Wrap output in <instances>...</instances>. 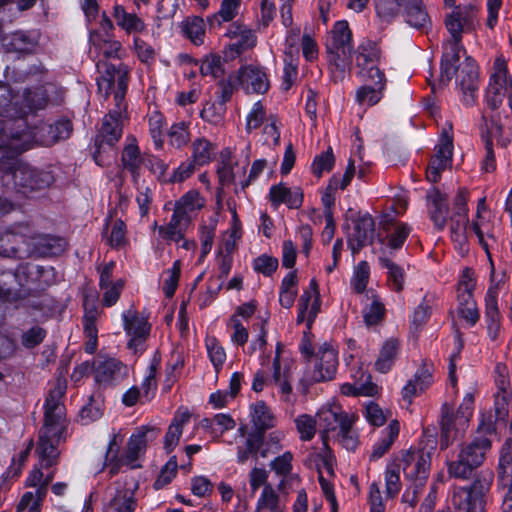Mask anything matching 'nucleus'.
<instances>
[{
	"label": "nucleus",
	"instance_id": "1",
	"mask_svg": "<svg viewBox=\"0 0 512 512\" xmlns=\"http://www.w3.org/2000/svg\"><path fill=\"white\" fill-rule=\"evenodd\" d=\"M55 90L53 84H45L19 94L0 85V116L4 118L0 121V137L5 139L6 147L11 151L23 153L36 145L51 146L70 136L72 124L67 119L57 120L54 124L41 123L34 128L27 124L26 118L44 109L50 93Z\"/></svg>",
	"mask_w": 512,
	"mask_h": 512
},
{
	"label": "nucleus",
	"instance_id": "2",
	"mask_svg": "<svg viewBox=\"0 0 512 512\" xmlns=\"http://www.w3.org/2000/svg\"><path fill=\"white\" fill-rule=\"evenodd\" d=\"M65 390V382L58 380L45 400L44 425L40 430L36 448L38 464L34 466L26 479L27 486L34 487L35 491L26 492L21 498L22 506L27 507L28 505L29 512H40L41 502L47 493V486L55 475L54 470H49L44 474L42 468L50 469L57 464L60 455L57 446L66 438L67 420L65 408L61 402Z\"/></svg>",
	"mask_w": 512,
	"mask_h": 512
},
{
	"label": "nucleus",
	"instance_id": "3",
	"mask_svg": "<svg viewBox=\"0 0 512 512\" xmlns=\"http://www.w3.org/2000/svg\"><path fill=\"white\" fill-rule=\"evenodd\" d=\"M97 69L100 76L97 78V85L100 93L106 97L113 93L117 110L110 111L104 118L102 127L96 137V151L93 158L97 165L105 166L109 164L108 157L102 155L104 145H108L112 150V146L119 141L122 136L121 124V105L125 97L128 85V68L120 64L115 66L107 62L99 61Z\"/></svg>",
	"mask_w": 512,
	"mask_h": 512
},
{
	"label": "nucleus",
	"instance_id": "4",
	"mask_svg": "<svg viewBox=\"0 0 512 512\" xmlns=\"http://www.w3.org/2000/svg\"><path fill=\"white\" fill-rule=\"evenodd\" d=\"M479 7L469 3L458 5L445 16V27L450 34V39L443 44V55L441 59V80L449 82L455 72L454 64L459 60V54L465 49L462 45L464 32L475 30L478 24Z\"/></svg>",
	"mask_w": 512,
	"mask_h": 512
},
{
	"label": "nucleus",
	"instance_id": "5",
	"mask_svg": "<svg viewBox=\"0 0 512 512\" xmlns=\"http://www.w3.org/2000/svg\"><path fill=\"white\" fill-rule=\"evenodd\" d=\"M54 277L52 267H43L35 264H23L15 271L2 273L0 279V322L6 316L9 305L15 300L14 291L30 283H37L39 287L49 285Z\"/></svg>",
	"mask_w": 512,
	"mask_h": 512
},
{
	"label": "nucleus",
	"instance_id": "6",
	"mask_svg": "<svg viewBox=\"0 0 512 512\" xmlns=\"http://www.w3.org/2000/svg\"><path fill=\"white\" fill-rule=\"evenodd\" d=\"M322 438L334 440L348 451H354L358 444V432L354 428L356 416L347 413L338 405L323 407L317 414Z\"/></svg>",
	"mask_w": 512,
	"mask_h": 512
},
{
	"label": "nucleus",
	"instance_id": "7",
	"mask_svg": "<svg viewBox=\"0 0 512 512\" xmlns=\"http://www.w3.org/2000/svg\"><path fill=\"white\" fill-rule=\"evenodd\" d=\"M155 437L156 433L153 427H138L128 440L125 454L119 458L118 454L124 436L120 433V431L113 432L109 440L105 456V463L106 465L110 466V473H117L121 465H126L129 468L139 467L137 461L145 452L147 441L152 440Z\"/></svg>",
	"mask_w": 512,
	"mask_h": 512
},
{
	"label": "nucleus",
	"instance_id": "8",
	"mask_svg": "<svg viewBox=\"0 0 512 512\" xmlns=\"http://www.w3.org/2000/svg\"><path fill=\"white\" fill-rule=\"evenodd\" d=\"M397 463L401 465L405 478L410 482L403 494V500L414 506L417 503V494L429 476L431 453L424 450H409L397 460Z\"/></svg>",
	"mask_w": 512,
	"mask_h": 512
},
{
	"label": "nucleus",
	"instance_id": "9",
	"mask_svg": "<svg viewBox=\"0 0 512 512\" xmlns=\"http://www.w3.org/2000/svg\"><path fill=\"white\" fill-rule=\"evenodd\" d=\"M490 450L491 441L483 435L463 444L457 459L446 463L449 476L463 480L469 479L472 472L484 463Z\"/></svg>",
	"mask_w": 512,
	"mask_h": 512
},
{
	"label": "nucleus",
	"instance_id": "10",
	"mask_svg": "<svg viewBox=\"0 0 512 512\" xmlns=\"http://www.w3.org/2000/svg\"><path fill=\"white\" fill-rule=\"evenodd\" d=\"M352 35L346 21H337L327 38L326 48L329 63L339 71L345 73L352 60Z\"/></svg>",
	"mask_w": 512,
	"mask_h": 512
},
{
	"label": "nucleus",
	"instance_id": "11",
	"mask_svg": "<svg viewBox=\"0 0 512 512\" xmlns=\"http://www.w3.org/2000/svg\"><path fill=\"white\" fill-rule=\"evenodd\" d=\"M474 410V395L472 392L465 394L456 414L450 411L447 405L443 406L441 416V440L440 448L446 449L456 436L452 435L455 430L456 434L465 430Z\"/></svg>",
	"mask_w": 512,
	"mask_h": 512
},
{
	"label": "nucleus",
	"instance_id": "12",
	"mask_svg": "<svg viewBox=\"0 0 512 512\" xmlns=\"http://www.w3.org/2000/svg\"><path fill=\"white\" fill-rule=\"evenodd\" d=\"M354 57L360 77L370 81L385 78L380 68L383 60L382 51L376 42L369 39L361 41L354 52Z\"/></svg>",
	"mask_w": 512,
	"mask_h": 512
},
{
	"label": "nucleus",
	"instance_id": "13",
	"mask_svg": "<svg viewBox=\"0 0 512 512\" xmlns=\"http://www.w3.org/2000/svg\"><path fill=\"white\" fill-rule=\"evenodd\" d=\"M338 353L336 349L323 343L314 355L313 368L306 370L304 378L309 383H317L332 380L337 372Z\"/></svg>",
	"mask_w": 512,
	"mask_h": 512
},
{
	"label": "nucleus",
	"instance_id": "14",
	"mask_svg": "<svg viewBox=\"0 0 512 512\" xmlns=\"http://www.w3.org/2000/svg\"><path fill=\"white\" fill-rule=\"evenodd\" d=\"M453 126L447 122L442 129L439 141L435 146V154L430 160L426 171V177L430 182L436 183L441 173L451 166L453 155Z\"/></svg>",
	"mask_w": 512,
	"mask_h": 512
},
{
	"label": "nucleus",
	"instance_id": "15",
	"mask_svg": "<svg viewBox=\"0 0 512 512\" xmlns=\"http://www.w3.org/2000/svg\"><path fill=\"white\" fill-rule=\"evenodd\" d=\"M459 61L460 59L454 64L455 72L452 76H456L462 92V102L466 106H472L476 102L479 87L478 67L470 56H465L461 63Z\"/></svg>",
	"mask_w": 512,
	"mask_h": 512
},
{
	"label": "nucleus",
	"instance_id": "16",
	"mask_svg": "<svg viewBox=\"0 0 512 512\" xmlns=\"http://www.w3.org/2000/svg\"><path fill=\"white\" fill-rule=\"evenodd\" d=\"M31 232V225L18 223L9 226L0 232V256L3 257H27V239Z\"/></svg>",
	"mask_w": 512,
	"mask_h": 512
},
{
	"label": "nucleus",
	"instance_id": "17",
	"mask_svg": "<svg viewBox=\"0 0 512 512\" xmlns=\"http://www.w3.org/2000/svg\"><path fill=\"white\" fill-rule=\"evenodd\" d=\"M26 247L27 257L36 256H55L61 254L66 248V241L59 236L38 232L31 226V232L28 233Z\"/></svg>",
	"mask_w": 512,
	"mask_h": 512
},
{
	"label": "nucleus",
	"instance_id": "18",
	"mask_svg": "<svg viewBox=\"0 0 512 512\" xmlns=\"http://www.w3.org/2000/svg\"><path fill=\"white\" fill-rule=\"evenodd\" d=\"M123 328L130 337L128 347L135 353L144 350V341L150 332L148 321L140 316L133 308H129L122 313Z\"/></svg>",
	"mask_w": 512,
	"mask_h": 512
},
{
	"label": "nucleus",
	"instance_id": "19",
	"mask_svg": "<svg viewBox=\"0 0 512 512\" xmlns=\"http://www.w3.org/2000/svg\"><path fill=\"white\" fill-rule=\"evenodd\" d=\"M235 79L246 93L264 94L270 86L265 69L257 65L242 66L236 72Z\"/></svg>",
	"mask_w": 512,
	"mask_h": 512
},
{
	"label": "nucleus",
	"instance_id": "20",
	"mask_svg": "<svg viewBox=\"0 0 512 512\" xmlns=\"http://www.w3.org/2000/svg\"><path fill=\"white\" fill-rule=\"evenodd\" d=\"M320 311V299L318 285L315 279H312L309 288L304 290L298 302V315L296 322L301 324L306 322L307 330H310L312 324Z\"/></svg>",
	"mask_w": 512,
	"mask_h": 512
},
{
	"label": "nucleus",
	"instance_id": "21",
	"mask_svg": "<svg viewBox=\"0 0 512 512\" xmlns=\"http://www.w3.org/2000/svg\"><path fill=\"white\" fill-rule=\"evenodd\" d=\"M39 43L37 31H16L2 39V45L7 52L32 53Z\"/></svg>",
	"mask_w": 512,
	"mask_h": 512
},
{
	"label": "nucleus",
	"instance_id": "22",
	"mask_svg": "<svg viewBox=\"0 0 512 512\" xmlns=\"http://www.w3.org/2000/svg\"><path fill=\"white\" fill-rule=\"evenodd\" d=\"M374 234V221L370 216H363L356 220L353 229L348 235V246L353 254L371 243Z\"/></svg>",
	"mask_w": 512,
	"mask_h": 512
},
{
	"label": "nucleus",
	"instance_id": "23",
	"mask_svg": "<svg viewBox=\"0 0 512 512\" xmlns=\"http://www.w3.org/2000/svg\"><path fill=\"white\" fill-rule=\"evenodd\" d=\"M411 232V228L405 223H397L387 231L385 237L379 238L380 250L379 256H391L401 249L407 237Z\"/></svg>",
	"mask_w": 512,
	"mask_h": 512
},
{
	"label": "nucleus",
	"instance_id": "24",
	"mask_svg": "<svg viewBox=\"0 0 512 512\" xmlns=\"http://www.w3.org/2000/svg\"><path fill=\"white\" fill-rule=\"evenodd\" d=\"M245 167H240L233 159V153L230 148H224L219 155L217 174L219 181L223 186L236 182L237 177L244 175Z\"/></svg>",
	"mask_w": 512,
	"mask_h": 512
},
{
	"label": "nucleus",
	"instance_id": "25",
	"mask_svg": "<svg viewBox=\"0 0 512 512\" xmlns=\"http://www.w3.org/2000/svg\"><path fill=\"white\" fill-rule=\"evenodd\" d=\"M113 17L116 25L128 35H137L146 32L147 25L144 20L134 12H128L124 6H113Z\"/></svg>",
	"mask_w": 512,
	"mask_h": 512
},
{
	"label": "nucleus",
	"instance_id": "26",
	"mask_svg": "<svg viewBox=\"0 0 512 512\" xmlns=\"http://www.w3.org/2000/svg\"><path fill=\"white\" fill-rule=\"evenodd\" d=\"M485 320L488 337L494 342L498 341L501 332V315L498 308L497 292L491 288L485 295Z\"/></svg>",
	"mask_w": 512,
	"mask_h": 512
},
{
	"label": "nucleus",
	"instance_id": "27",
	"mask_svg": "<svg viewBox=\"0 0 512 512\" xmlns=\"http://www.w3.org/2000/svg\"><path fill=\"white\" fill-rule=\"evenodd\" d=\"M204 206V199L198 191L185 193L174 206V214L189 225L193 215Z\"/></svg>",
	"mask_w": 512,
	"mask_h": 512
},
{
	"label": "nucleus",
	"instance_id": "28",
	"mask_svg": "<svg viewBox=\"0 0 512 512\" xmlns=\"http://www.w3.org/2000/svg\"><path fill=\"white\" fill-rule=\"evenodd\" d=\"M269 199L274 207L286 204L289 208L295 209L301 206L303 196L298 190L292 191L285 184L279 183L270 187Z\"/></svg>",
	"mask_w": 512,
	"mask_h": 512
},
{
	"label": "nucleus",
	"instance_id": "29",
	"mask_svg": "<svg viewBox=\"0 0 512 512\" xmlns=\"http://www.w3.org/2000/svg\"><path fill=\"white\" fill-rule=\"evenodd\" d=\"M133 485L117 484L115 493L108 505V512H133L136 506Z\"/></svg>",
	"mask_w": 512,
	"mask_h": 512
},
{
	"label": "nucleus",
	"instance_id": "30",
	"mask_svg": "<svg viewBox=\"0 0 512 512\" xmlns=\"http://www.w3.org/2000/svg\"><path fill=\"white\" fill-rule=\"evenodd\" d=\"M400 351V341L391 337L387 339L379 352V356L375 362V368L380 373H387L391 370Z\"/></svg>",
	"mask_w": 512,
	"mask_h": 512
},
{
	"label": "nucleus",
	"instance_id": "31",
	"mask_svg": "<svg viewBox=\"0 0 512 512\" xmlns=\"http://www.w3.org/2000/svg\"><path fill=\"white\" fill-rule=\"evenodd\" d=\"M405 21L416 29H425L431 21L421 0H409L405 5Z\"/></svg>",
	"mask_w": 512,
	"mask_h": 512
},
{
	"label": "nucleus",
	"instance_id": "32",
	"mask_svg": "<svg viewBox=\"0 0 512 512\" xmlns=\"http://www.w3.org/2000/svg\"><path fill=\"white\" fill-rule=\"evenodd\" d=\"M375 86L363 85L359 87L355 94L356 102L362 107H371L376 105L383 97V91L386 86V78L375 79Z\"/></svg>",
	"mask_w": 512,
	"mask_h": 512
},
{
	"label": "nucleus",
	"instance_id": "33",
	"mask_svg": "<svg viewBox=\"0 0 512 512\" xmlns=\"http://www.w3.org/2000/svg\"><path fill=\"white\" fill-rule=\"evenodd\" d=\"M190 414L187 411L178 412L168 427L164 438V448L167 452L173 451L179 444L183 427L189 422Z\"/></svg>",
	"mask_w": 512,
	"mask_h": 512
},
{
	"label": "nucleus",
	"instance_id": "34",
	"mask_svg": "<svg viewBox=\"0 0 512 512\" xmlns=\"http://www.w3.org/2000/svg\"><path fill=\"white\" fill-rule=\"evenodd\" d=\"M367 303L363 308L364 322L368 326L378 324L384 317L385 306L381 301L380 297L375 294L372 290L367 291L365 294Z\"/></svg>",
	"mask_w": 512,
	"mask_h": 512
},
{
	"label": "nucleus",
	"instance_id": "35",
	"mask_svg": "<svg viewBox=\"0 0 512 512\" xmlns=\"http://www.w3.org/2000/svg\"><path fill=\"white\" fill-rule=\"evenodd\" d=\"M494 480L491 470L481 471L474 479L472 485L465 491L468 501H480L489 492Z\"/></svg>",
	"mask_w": 512,
	"mask_h": 512
},
{
	"label": "nucleus",
	"instance_id": "36",
	"mask_svg": "<svg viewBox=\"0 0 512 512\" xmlns=\"http://www.w3.org/2000/svg\"><path fill=\"white\" fill-rule=\"evenodd\" d=\"M380 265L387 270V280L390 288L400 292L405 284V271L403 267L392 261L391 256H378Z\"/></svg>",
	"mask_w": 512,
	"mask_h": 512
},
{
	"label": "nucleus",
	"instance_id": "37",
	"mask_svg": "<svg viewBox=\"0 0 512 512\" xmlns=\"http://www.w3.org/2000/svg\"><path fill=\"white\" fill-rule=\"evenodd\" d=\"M227 35L232 38H236V41L230 45V48L237 53H241L244 50L252 48L256 44V37L254 33L247 29L245 26L239 24H232Z\"/></svg>",
	"mask_w": 512,
	"mask_h": 512
},
{
	"label": "nucleus",
	"instance_id": "38",
	"mask_svg": "<svg viewBox=\"0 0 512 512\" xmlns=\"http://www.w3.org/2000/svg\"><path fill=\"white\" fill-rule=\"evenodd\" d=\"M400 426L398 421L392 420L389 425L381 432L380 438L373 446L371 458H381L392 446L395 439L398 437Z\"/></svg>",
	"mask_w": 512,
	"mask_h": 512
},
{
	"label": "nucleus",
	"instance_id": "39",
	"mask_svg": "<svg viewBox=\"0 0 512 512\" xmlns=\"http://www.w3.org/2000/svg\"><path fill=\"white\" fill-rule=\"evenodd\" d=\"M191 150V157L189 159L198 167L209 164L214 158V145L204 137L196 138L192 142Z\"/></svg>",
	"mask_w": 512,
	"mask_h": 512
},
{
	"label": "nucleus",
	"instance_id": "40",
	"mask_svg": "<svg viewBox=\"0 0 512 512\" xmlns=\"http://www.w3.org/2000/svg\"><path fill=\"white\" fill-rule=\"evenodd\" d=\"M360 374L359 377L357 375H353L356 379L355 384L345 383L341 386V392L344 395H364V396H374L378 392V387L368 382L370 376L364 372H358Z\"/></svg>",
	"mask_w": 512,
	"mask_h": 512
},
{
	"label": "nucleus",
	"instance_id": "41",
	"mask_svg": "<svg viewBox=\"0 0 512 512\" xmlns=\"http://www.w3.org/2000/svg\"><path fill=\"white\" fill-rule=\"evenodd\" d=\"M298 278L295 271L289 272L281 282L279 290V303L283 308L289 309L293 306L298 293Z\"/></svg>",
	"mask_w": 512,
	"mask_h": 512
},
{
	"label": "nucleus",
	"instance_id": "42",
	"mask_svg": "<svg viewBox=\"0 0 512 512\" xmlns=\"http://www.w3.org/2000/svg\"><path fill=\"white\" fill-rule=\"evenodd\" d=\"M103 238L113 248H121L126 245V225L122 220H113L106 223Z\"/></svg>",
	"mask_w": 512,
	"mask_h": 512
},
{
	"label": "nucleus",
	"instance_id": "43",
	"mask_svg": "<svg viewBox=\"0 0 512 512\" xmlns=\"http://www.w3.org/2000/svg\"><path fill=\"white\" fill-rule=\"evenodd\" d=\"M284 504L271 485H265L256 504V512H284Z\"/></svg>",
	"mask_w": 512,
	"mask_h": 512
},
{
	"label": "nucleus",
	"instance_id": "44",
	"mask_svg": "<svg viewBox=\"0 0 512 512\" xmlns=\"http://www.w3.org/2000/svg\"><path fill=\"white\" fill-rule=\"evenodd\" d=\"M184 35L196 46H201L205 42L206 24L203 18L194 16L187 18L182 23Z\"/></svg>",
	"mask_w": 512,
	"mask_h": 512
},
{
	"label": "nucleus",
	"instance_id": "45",
	"mask_svg": "<svg viewBox=\"0 0 512 512\" xmlns=\"http://www.w3.org/2000/svg\"><path fill=\"white\" fill-rule=\"evenodd\" d=\"M122 364L116 359L100 362L95 369V380L101 384H109L119 379Z\"/></svg>",
	"mask_w": 512,
	"mask_h": 512
},
{
	"label": "nucleus",
	"instance_id": "46",
	"mask_svg": "<svg viewBox=\"0 0 512 512\" xmlns=\"http://www.w3.org/2000/svg\"><path fill=\"white\" fill-rule=\"evenodd\" d=\"M188 226L183 220H181L174 213L171 216L170 222L167 225L157 226L154 224V228L158 230L161 238L166 241H173L179 243L183 239L184 229Z\"/></svg>",
	"mask_w": 512,
	"mask_h": 512
},
{
	"label": "nucleus",
	"instance_id": "47",
	"mask_svg": "<svg viewBox=\"0 0 512 512\" xmlns=\"http://www.w3.org/2000/svg\"><path fill=\"white\" fill-rule=\"evenodd\" d=\"M240 6V0H222L218 12L208 16L207 21L212 26L230 22L238 15Z\"/></svg>",
	"mask_w": 512,
	"mask_h": 512
},
{
	"label": "nucleus",
	"instance_id": "48",
	"mask_svg": "<svg viewBox=\"0 0 512 512\" xmlns=\"http://www.w3.org/2000/svg\"><path fill=\"white\" fill-rule=\"evenodd\" d=\"M250 415L257 429H269L275 424L271 410L263 401L257 402L250 407Z\"/></svg>",
	"mask_w": 512,
	"mask_h": 512
},
{
	"label": "nucleus",
	"instance_id": "49",
	"mask_svg": "<svg viewBox=\"0 0 512 512\" xmlns=\"http://www.w3.org/2000/svg\"><path fill=\"white\" fill-rule=\"evenodd\" d=\"M483 226H489V221L484 215H476L470 225V230L477 236L480 245L488 252L490 246L496 242L493 229L483 230Z\"/></svg>",
	"mask_w": 512,
	"mask_h": 512
},
{
	"label": "nucleus",
	"instance_id": "50",
	"mask_svg": "<svg viewBox=\"0 0 512 512\" xmlns=\"http://www.w3.org/2000/svg\"><path fill=\"white\" fill-rule=\"evenodd\" d=\"M122 164L132 174L133 180L136 181L138 178V169L141 164L140 151L135 143V139H131L130 143H127L122 152Z\"/></svg>",
	"mask_w": 512,
	"mask_h": 512
},
{
	"label": "nucleus",
	"instance_id": "51",
	"mask_svg": "<svg viewBox=\"0 0 512 512\" xmlns=\"http://www.w3.org/2000/svg\"><path fill=\"white\" fill-rule=\"evenodd\" d=\"M468 223V215H453L451 218V238L461 250L466 248Z\"/></svg>",
	"mask_w": 512,
	"mask_h": 512
},
{
	"label": "nucleus",
	"instance_id": "52",
	"mask_svg": "<svg viewBox=\"0 0 512 512\" xmlns=\"http://www.w3.org/2000/svg\"><path fill=\"white\" fill-rule=\"evenodd\" d=\"M374 5L377 16L382 21L391 22L399 15L404 0H374Z\"/></svg>",
	"mask_w": 512,
	"mask_h": 512
},
{
	"label": "nucleus",
	"instance_id": "53",
	"mask_svg": "<svg viewBox=\"0 0 512 512\" xmlns=\"http://www.w3.org/2000/svg\"><path fill=\"white\" fill-rule=\"evenodd\" d=\"M401 465L394 461L386 466L384 478L386 494L388 497H395L401 490L402 484L400 480Z\"/></svg>",
	"mask_w": 512,
	"mask_h": 512
},
{
	"label": "nucleus",
	"instance_id": "54",
	"mask_svg": "<svg viewBox=\"0 0 512 512\" xmlns=\"http://www.w3.org/2000/svg\"><path fill=\"white\" fill-rule=\"evenodd\" d=\"M202 425L210 430L212 434L220 436L225 431L232 430L235 427V421L230 415L219 413L214 415L213 418L203 419Z\"/></svg>",
	"mask_w": 512,
	"mask_h": 512
},
{
	"label": "nucleus",
	"instance_id": "55",
	"mask_svg": "<svg viewBox=\"0 0 512 512\" xmlns=\"http://www.w3.org/2000/svg\"><path fill=\"white\" fill-rule=\"evenodd\" d=\"M148 124L154 147L161 150L164 145V129L166 126L164 116L160 112L154 111L149 116Z\"/></svg>",
	"mask_w": 512,
	"mask_h": 512
},
{
	"label": "nucleus",
	"instance_id": "56",
	"mask_svg": "<svg viewBox=\"0 0 512 512\" xmlns=\"http://www.w3.org/2000/svg\"><path fill=\"white\" fill-rule=\"evenodd\" d=\"M205 346H206L208 357H209L216 373H218L226 361L225 349L220 344L218 339L213 336L206 337Z\"/></svg>",
	"mask_w": 512,
	"mask_h": 512
},
{
	"label": "nucleus",
	"instance_id": "57",
	"mask_svg": "<svg viewBox=\"0 0 512 512\" xmlns=\"http://www.w3.org/2000/svg\"><path fill=\"white\" fill-rule=\"evenodd\" d=\"M226 108L223 103L219 102H206L200 112V117L203 121L217 126L223 123Z\"/></svg>",
	"mask_w": 512,
	"mask_h": 512
},
{
	"label": "nucleus",
	"instance_id": "58",
	"mask_svg": "<svg viewBox=\"0 0 512 512\" xmlns=\"http://www.w3.org/2000/svg\"><path fill=\"white\" fill-rule=\"evenodd\" d=\"M294 422L302 441H310L315 436L319 419L316 420L308 414H301L295 418Z\"/></svg>",
	"mask_w": 512,
	"mask_h": 512
},
{
	"label": "nucleus",
	"instance_id": "59",
	"mask_svg": "<svg viewBox=\"0 0 512 512\" xmlns=\"http://www.w3.org/2000/svg\"><path fill=\"white\" fill-rule=\"evenodd\" d=\"M370 278V266L367 261H360L354 268L351 287L356 293H363Z\"/></svg>",
	"mask_w": 512,
	"mask_h": 512
},
{
	"label": "nucleus",
	"instance_id": "60",
	"mask_svg": "<svg viewBox=\"0 0 512 512\" xmlns=\"http://www.w3.org/2000/svg\"><path fill=\"white\" fill-rule=\"evenodd\" d=\"M480 130L484 144H486V139L488 138L492 143L493 139H496L502 145H506V142L502 139L503 127L499 122L493 119L487 120L485 116H482Z\"/></svg>",
	"mask_w": 512,
	"mask_h": 512
},
{
	"label": "nucleus",
	"instance_id": "61",
	"mask_svg": "<svg viewBox=\"0 0 512 512\" xmlns=\"http://www.w3.org/2000/svg\"><path fill=\"white\" fill-rule=\"evenodd\" d=\"M168 138L170 145L173 147L181 148L185 146L190 139L188 124L184 121L174 123L169 129Z\"/></svg>",
	"mask_w": 512,
	"mask_h": 512
},
{
	"label": "nucleus",
	"instance_id": "62",
	"mask_svg": "<svg viewBox=\"0 0 512 512\" xmlns=\"http://www.w3.org/2000/svg\"><path fill=\"white\" fill-rule=\"evenodd\" d=\"M433 207L430 209L431 219L438 230H442L446 224L448 207L440 194H437L433 200Z\"/></svg>",
	"mask_w": 512,
	"mask_h": 512
},
{
	"label": "nucleus",
	"instance_id": "63",
	"mask_svg": "<svg viewBox=\"0 0 512 512\" xmlns=\"http://www.w3.org/2000/svg\"><path fill=\"white\" fill-rule=\"evenodd\" d=\"M201 74L218 78L223 74V61L220 56L211 54L205 57L200 66Z\"/></svg>",
	"mask_w": 512,
	"mask_h": 512
},
{
	"label": "nucleus",
	"instance_id": "64",
	"mask_svg": "<svg viewBox=\"0 0 512 512\" xmlns=\"http://www.w3.org/2000/svg\"><path fill=\"white\" fill-rule=\"evenodd\" d=\"M228 328L231 330L230 340L234 345L244 346L248 340V330L241 323L237 316H231L228 321Z\"/></svg>",
	"mask_w": 512,
	"mask_h": 512
}]
</instances>
